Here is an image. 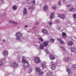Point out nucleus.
Instances as JSON below:
<instances>
[{
	"mask_svg": "<svg viewBox=\"0 0 76 76\" xmlns=\"http://www.w3.org/2000/svg\"><path fill=\"white\" fill-rule=\"evenodd\" d=\"M57 22H60V21L59 20H58V21H56Z\"/></svg>",
	"mask_w": 76,
	"mask_h": 76,
	"instance_id": "a18cd8bd",
	"label": "nucleus"
},
{
	"mask_svg": "<svg viewBox=\"0 0 76 76\" xmlns=\"http://www.w3.org/2000/svg\"><path fill=\"white\" fill-rule=\"evenodd\" d=\"M34 7H31L30 8H28L29 9H34Z\"/></svg>",
	"mask_w": 76,
	"mask_h": 76,
	"instance_id": "c9c22d12",
	"label": "nucleus"
},
{
	"mask_svg": "<svg viewBox=\"0 0 76 76\" xmlns=\"http://www.w3.org/2000/svg\"><path fill=\"white\" fill-rule=\"evenodd\" d=\"M44 73V72H41L39 73V75H42Z\"/></svg>",
	"mask_w": 76,
	"mask_h": 76,
	"instance_id": "e433bc0d",
	"label": "nucleus"
},
{
	"mask_svg": "<svg viewBox=\"0 0 76 76\" xmlns=\"http://www.w3.org/2000/svg\"><path fill=\"white\" fill-rule=\"evenodd\" d=\"M45 52H46V53H48V50L47 49H46L45 50Z\"/></svg>",
	"mask_w": 76,
	"mask_h": 76,
	"instance_id": "ea45409f",
	"label": "nucleus"
},
{
	"mask_svg": "<svg viewBox=\"0 0 76 76\" xmlns=\"http://www.w3.org/2000/svg\"><path fill=\"white\" fill-rule=\"evenodd\" d=\"M48 24L49 25H52L53 24V23L52 22H50L48 23Z\"/></svg>",
	"mask_w": 76,
	"mask_h": 76,
	"instance_id": "473e14b6",
	"label": "nucleus"
},
{
	"mask_svg": "<svg viewBox=\"0 0 76 76\" xmlns=\"http://www.w3.org/2000/svg\"><path fill=\"white\" fill-rule=\"evenodd\" d=\"M51 68L52 70L56 69V65L55 64H52V67Z\"/></svg>",
	"mask_w": 76,
	"mask_h": 76,
	"instance_id": "2eb2a0df",
	"label": "nucleus"
},
{
	"mask_svg": "<svg viewBox=\"0 0 76 76\" xmlns=\"http://www.w3.org/2000/svg\"><path fill=\"white\" fill-rule=\"evenodd\" d=\"M32 70V69L31 68H29L28 71V73H31Z\"/></svg>",
	"mask_w": 76,
	"mask_h": 76,
	"instance_id": "393cba45",
	"label": "nucleus"
},
{
	"mask_svg": "<svg viewBox=\"0 0 76 76\" xmlns=\"http://www.w3.org/2000/svg\"><path fill=\"white\" fill-rule=\"evenodd\" d=\"M43 45L45 47H46V46H47V45H48V42H44Z\"/></svg>",
	"mask_w": 76,
	"mask_h": 76,
	"instance_id": "aec40b11",
	"label": "nucleus"
},
{
	"mask_svg": "<svg viewBox=\"0 0 76 76\" xmlns=\"http://www.w3.org/2000/svg\"><path fill=\"white\" fill-rule=\"evenodd\" d=\"M69 10L71 12H75L76 10L74 8H70L69 9Z\"/></svg>",
	"mask_w": 76,
	"mask_h": 76,
	"instance_id": "5701e85b",
	"label": "nucleus"
},
{
	"mask_svg": "<svg viewBox=\"0 0 76 76\" xmlns=\"http://www.w3.org/2000/svg\"><path fill=\"white\" fill-rule=\"evenodd\" d=\"M62 36H63V37H64L65 36H66V34L65 33L63 32L62 33Z\"/></svg>",
	"mask_w": 76,
	"mask_h": 76,
	"instance_id": "cd10ccee",
	"label": "nucleus"
},
{
	"mask_svg": "<svg viewBox=\"0 0 76 76\" xmlns=\"http://www.w3.org/2000/svg\"><path fill=\"white\" fill-rule=\"evenodd\" d=\"M66 71H67V72H68V73H71V69H70L69 68H66Z\"/></svg>",
	"mask_w": 76,
	"mask_h": 76,
	"instance_id": "f3484780",
	"label": "nucleus"
},
{
	"mask_svg": "<svg viewBox=\"0 0 76 76\" xmlns=\"http://www.w3.org/2000/svg\"><path fill=\"white\" fill-rule=\"evenodd\" d=\"M52 8L53 9H56V7H54V6H53L52 7Z\"/></svg>",
	"mask_w": 76,
	"mask_h": 76,
	"instance_id": "4c0bfd02",
	"label": "nucleus"
},
{
	"mask_svg": "<svg viewBox=\"0 0 76 76\" xmlns=\"http://www.w3.org/2000/svg\"><path fill=\"white\" fill-rule=\"evenodd\" d=\"M25 28H27L28 27V26L26 25L24 26Z\"/></svg>",
	"mask_w": 76,
	"mask_h": 76,
	"instance_id": "37998d69",
	"label": "nucleus"
},
{
	"mask_svg": "<svg viewBox=\"0 0 76 76\" xmlns=\"http://www.w3.org/2000/svg\"><path fill=\"white\" fill-rule=\"evenodd\" d=\"M70 6V5L69 4V5H68V7H69Z\"/></svg>",
	"mask_w": 76,
	"mask_h": 76,
	"instance_id": "de8ad7c7",
	"label": "nucleus"
},
{
	"mask_svg": "<svg viewBox=\"0 0 76 76\" xmlns=\"http://www.w3.org/2000/svg\"><path fill=\"white\" fill-rule=\"evenodd\" d=\"M36 70L37 72H40L41 71V70L40 69H39V68H38V67H36Z\"/></svg>",
	"mask_w": 76,
	"mask_h": 76,
	"instance_id": "a211bd4d",
	"label": "nucleus"
},
{
	"mask_svg": "<svg viewBox=\"0 0 76 76\" xmlns=\"http://www.w3.org/2000/svg\"><path fill=\"white\" fill-rule=\"evenodd\" d=\"M42 68H45L46 67V62H44L42 63Z\"/></svg>",
	"mask_w": 76,
	"mask_h": 76,
	"instance_id": "39448f33",
	"label": "nucleus"
},
{
	"mask_svg": "<svg viewBox=\"0 0 76 76\" xmlns=\"http://www.w3.org/2000/svg\"><path fill=\"white\" fill-rule=\"evenodd\" d=\"M50 42H54V41H55V40L54 39H51L50 40Z\"/></svg>",
	"mask_w": 76,
	"mask_h": 76,
	"instance_id": "b1692460",
	"label": "nucleus"
},
{
	"mask_svg": "<svg viewBox=\"0 0 76 76\" xmlns=\"http://www.w3.org/2000/svg\"><path fill=\"white\" fill-rule=\"evenodd\" d=\"M39 23L38 22L37 23H35V25H38V24Z\"/></svg>",
	"mask_w": 76,
	"mask_h": 76,
	"instance_id": "c03bdc74",
	"label": "nucleus"
},
{
	"mask_svg": "<svg viewBox=\"0 0 76 76\" xmlns=\"http://www.w3.org/2000/svg\"><path fill=\"white\" fill-rule=\"evenodd\" d=\"M39 39L40 41H44L43 39H42V38L41 37L39 38Z\"/></svg>",
	"mask_w": 76,
	"mask_h": 76,
	"instance_id": "7c9ffc66",
	"label": "nucleus"
},
{
	"mask_svg": "<svg viewBox=\"0 0 76 76\" xmlns=\"http://www.w3.org/2000/svg\"><path fill=\"white\" fill-rule=\"evenodd\" d=\"M29 0H27V1H29Z\"/></svg>",
	"mask_w": 76,
	"mask_h": 76,
	"instance_id": "3c124183",
	"label": "nucleus"
},
{
	"mask_svg": "<svg viewBox=\"0 0 76 76\" xmlns=\"http://www.w3.org/2000/svg\"><path fill=\"white\" fill-rule=\"evenodd\" d=\"M3 41L4 42H5V40L3 39Z\"/></svg>",
	"mask_w": 76,
	"mask_h": 76,
	"instance_id": "09e8293b",
	"label": "nucleus"
},
{
	"mask_svg": "<svg viewBox=\"0 0 76 76\" xmlns=\"http://www.w3.org/2000/svg\"><path fill=\"white\" fill-rule=\"evenodd\" d=\"M42 32H43V33H44V34H45L48 33V31H47V30L45 29H44L42 30Z\"/></svg>",
	"mask_w": 76,
	"mask_h": 76,
	"instance_id": "4468645a",
	"label": "nucleus"
},
{
	"mask_svg": "<svg viewBox=\"0 0 76 76\" xmlns=\"http://www.w3.org/2000/svg\"><path fill=\"white\" fill-rule=\"evenodd\" d=\"M35 61L36 63H39L40 61V59L39 58L37 57L35 58Z\"/></svg>",
	"mask_w": 76,
	"mask_h": 76,
	"instance_id": "1a4fd4ad",
	"label": "nucleus"
},
{
	"mask_svg": "<svg viewBox=\"0 0 76 76\" xmlns=\"http://www.w3.org/2000/svg\"><path fill=\"white\" fill-rule=\"evenodd\" d=\"M3 62L1 61H0V65H2Z\"/></svg>",
	"mask_w": 76,
	"mask_h": 76,
	"instance_id": "f704fd0d",
	"label": "nucleus"
},
{
	"mask_svg": "<svg viewBox=\"0 0 76 76\" xmlns=\"http://www.w3.org/2000/svg\"><path fill=\"white\" fill-rule=\"evenodd\" d=\"M71 51L72 52H73L74 53H76V48H71Z\"/></svg>",
	"mask_w": 76,
	"mask_h": 76,
	"instance_id": "6e6552de",
	"label": "nucleus"
},
{
	"mask_svg": "<svg viewBox=\"0 0 76 76\" xmlns=\"http://www.w3.org/2000/svg\"><path fill=\"white\" fill-rule=\"evenodd\" d=\"M68 44L70 45H73V42H68Z\"/></svg>",
	"mask_w": 76,
	"mask_h": 76,
	"instance_id": "bb28decb",
	"label": "nucleus"
},
{
	"mask_svg": "<svg viewBox=\"0 0 76 76\" xmlns=\"http://www.w3.org/2000/svg\"><path fill=\"white\" fill-rule=\"evenodd\" d=\"M73 16L74 17V19H76V14H74L73 15Z\"/></svg>",
	"mask_w": 76,
	"mask_h": 76,
	"instance_id": "c756f323",
	"label": "nucleus"
},
{
	"mask_svg": "<svg viewBox=\"0 0 76 76\" xmlns=\"http://www.w3.org/2000/svg\"><path fill=\"white\" fill-rule=\"evenodd\" d=\"M61 49H62V50H65V48H64V47H61Z\"/></svg>",
	"mask_w": 76,
	"mask_h": 76,
	"instance_id": "58836bf2",
	"label": "nucleus"
},
{
	"mask_svg": "<svg viewBox=\"0 0 76 76\" xmlns=\"http://www.w3.org/2000/svg\"><path fill=\"white\" fill-rule=\"evenodd\" d=\"M51 73H52L51 72H48L47 73L46 76H49L51 75Z\"/></svg>",
	"mask_w": 76,
	"mask_h": 76,
	"instance_id": "412c9836",
	"label": "nucleus"
},
{
	"mask_svg": "<svg viewBox=\"0 0 76 76\" xmlns=\"http://www.w3.org/2000/svg\"><path fill=\"white\" fill-rule=\"evenodd\" d=\"M22 35V34L20 33H17L16 34V36L17 37L16 39H20V37Z\"/></svg>",
	"mask_w": 76,
	"mask_h": 76,
	"instance_id": "f03ea898",
	"label": "nucleus"
},
{
	"mask_svg": "<svg viewBox=\"0 0 76 76\" xmlns=\"http://www.w3.org/2000/svg\"><path fill=\"white\" fill-rule=\"evenodd\" d=\"M9 23H14V25H16L18 24L17 23H15L14 21H10Z\"/></svg>",
	"mask_w": 76,
	"mask_h": 76,
	"instance_id": "ddd939ff",
	"label": "nucleus"
},
{
	"mask_svg": "<svg viewBox=\"0 0 76 76\" xmlns=\"http://www.w3.org/2000/svg\"><path fill=\"white\" fill-rule=\"evenodd\" d=\"M63 1H66V0H62Z\"/></svg>",
	"mask_w": 76,
	"mask_h": 76,
	"instance_id": "8fccbe9b",
	"label": "nucleus"
},
{
	"mask_svg": "<svg viewBox=\"0 0 76 76\" xmlns=\"http://www.w3.org/2000/svg\"><path fill=\"white\" fill-rule=\"evenodd\" d=\"M70 60V58L69 57H65L64 59V61L65 62H69Z\"/></svg>",
	"mask_w": 76,
	"mask_h": 76,
	"instance_id": "7ed1b4c3",
	"label": "nucleus"
},
{
	"mask_svg": "<svg viewBox=\"0 0 76 76\" xmlns=\"http://www.w3.org/2000/svg\"><path fill=\"white\" fill-rule=\"evenodd\" d=\"M12 9H14V10H16V9H17V7L16 6H14L12 7Z\"/></svg>",
	"mask_w": 76,
	"mask_h": 76,
	"instance_id": "a878e982",
	"label": "nucleus"
},
{
	"mask_svg": "<svg viewBox=\"0 0 76 76\" xmlns=\"http://www.w3.org/2000/svg\"><path fill=\"white\" fill-rule=\"evenodd\" d=\"M33 3L34 4H35V0H33Z\"/></svg>",
	"mask_w": 76,
	"mask_h": 76,
	"instance_id": "79ce46f5",
	"label": "nucleus"
},
{
	"mask_svg": "<svg viewBox=\"0 0 76 76\" xmlns=\"http://www.w3.org/2000/svg\"><path fill=\"white\" fill-rule=\"evenodd\" d=\"M43 45H44L42 44L40 45V49H43V48H44V46Z\"/></svg>",
	"mask_w": 76,
	"mask_h": 76,
	"instance_id": "4be33fe9",
	"label": "nucleus"
},
{
	"mask_svg": "<svg viewBox=\"0 0 76 76\" xmlns=\"http://www.w3.org/2000/svg\"><path fill=\"white\" fill-rule=\"evenodd\" d=\"M12 66L14 68H16L18 67V64L17 62H14Z\"/></svg>",
	"mask_w": 76,
	"mask_h": 76,
	"instance_id": "20e7f679",
	"label": "nucleus"
},
{
	"mask_svg": "<svg viewBox=\"0 0 76 76\" xmlns=\"http://www.w3.org/2000/svg\"><path fill=\"white\" fill-rule=\"evenodd\" d=\"M58 4L59 5V6H60V5H61V1H58Z\"/></svg>",
	"mask_w": 76,
	"mask_h": 76,
	"instance_id": "c85d7f7f",
	"label": "nucleus"
},
{
	"mask_svg": "<svg viewBox=\"0 0 76 76\" xmlns=\"http://www.w3.org/2000/svg\"><path fill=\"white\" fill-rule=\"evenodd\" d=\"M58 41L61 44H64V41H63V40H62V39H61L58 38Z\"/></svg>",
	"mask_w": 76,
	"mask_h": 76,
	"instance_id": "423d86ee",
	"label": "nucleus"
},
{
	"mask_svg": "<svg viewBox=\"0 0 76 76\" xmlns=\"http://www.w3.org/2000/svg\"><path fill=\"white\" fill-rule=\"evenodd\" d=\"M50 59L52 60H53L54 59H55V57L53 55H51L50 56Z\"/></svg>",
	"mask_w": 76,
	"mask_h": 76,
	"instance_id": "9b49d317",
	"label": "nucleus"
},
{
	"mask_svg": "<svg viewBox=\"0 0 76 76\" xmlns=\"http://www.w3.org/2000/svg\"><path fill=\"white\" fill-rule=\"evenodd\" d=\"M33 30H34V31H35L36 29V28L34 27L33 28Z\"/></svg>",
	"mask_w": 76,
	"mask_h": 76,
	"instance_id": "a19ab883",
	"label": "nucleus"
},
{
	"mask_svg": "<svg viewBox=\"0 0 76 76\" xmlns=\"http://www.w3.org/2000/svg\"><path fill=\"white\" fill-rule=\"evenodd\" d=\"M72 69L74 68V69H76V65H74L72 67Z\"/></svg>",
	"mask_w": 76,
	"mask_h": 76,
	"instance_id": "2f4dec72",
	"label": "nucleus"
},
{
	"mask_svg": "<svg viewBox=\"0 0 76 76\" xmlns=\"http://www.w3.org/2000/svg\"><path fill=\"white\" fill-rule=\"evenodd\" d=\"M44 8L45 10H48V5H45L44 6Z\"/></svg>",
	"mask_w": 76,
	"mask_h": 76,
	"instance_id": "f8f14e48",
	"label": "nucleus"
},
{
	"mask_svg": "<svg viewBox=\"0 0 76 76\" xmlns=\"http://www.w3.org/2000/svg\"><path fill=\"white\" fill-rule=\"evenodd\" d=\"M59 17L62 19H64L65 18V16L63 14H60L59 15Z\"/></svg>",
	"mask_w": 76,
	"mask_h": 76,
	"instance_id": "9d476101",
	"label": "nucleus"
},
{
	"mask_svg": "<svg viewBox=\"0 0 76 76\" xmlns=\"http://www.w3.org/2000/svg\"><path fill=\"white\" fill-rule=\"evenodd\" d=\"M50 63H51V64H53V63H54V62H53L52 61V62H51Z\"/></svg>",
	"mask_w": 76,
	"mask_h": 76,
	"instance_id": "49530a36",
	"label": "nucleus"
},
{
	"mask_svg": "<svg viewBox=\"0 0 76 76\" xmlns=\"http://www.w3.org/2000/svg\"><path fill=\"white\" fill-rule=\"evenodd\" d=\"M22 62L24 63L23 65L24 67H29V64L28 62V61H26V60L24 59V58H22Z\"/></svg>",
	"mask_w": 76,
	"mask_h": 76,
	"instance_id": "f257e3e1",
	"label": "nucleus"
},
{
	"mask_svg": "<svg viewBox=\"0 0 76 76\" xmlns=\"http://www.w3.org/2000/svg\"><path fill=\"white\" fill-rule=\"evenodd\" d=\"M2 54L4 56H6L8 54V52L6 50L2 52Z\"/></svg>",
	"mask_w": 76,
	"mask_h": 76,
	"instance_id": "0eeeda50",
	"label": "nucleus"
},
{
	"mask_svg": "<svg viewBox=\"0 0 76 76\" xmlns=\"http://www.w3.org/2000/svg\"><path fill=\"white\" fill-rule=\"evenodd\" d=\"M54 14L52 13L50 15V19H53V18H54Z\"/></svg>",
	"mask_w": 76,
	"mask_h": 76,
	"instance_id": "dca6fc26",
	"label": "nucleus"
},
{
	"mask_svg": "<svg viewBox=\"0 0 76 76\" xmlns=\"http://www.w3.org/2000/svg\"><path fill=\"white\" fill-rule=\"evenodd\" d=\"M56 28L58 29H59L60 28V26H56Z\"/></svg>",
	"mask_w": 76,
	"mask_h": 76,
	"instance_id": "72a5a7b5",
	"label": "nucleus"
},
{
	"mask_svg": "<svg viewBox=\"0 0 76 76\" xmlns=\"http://www.w3.org/2000/svg\"><path fill=\"white\" fill-rule=\"evenodd\" d=\"M23 12L24 14H26V13H27V10H26V8H24L23 11Z\"/></svg>",
	"mask_w": 76,
	"mask_h": 76,
	"instance_id": "6ab92c4d",
	"label": "nucleus"
}]
</instances>
